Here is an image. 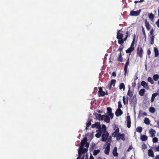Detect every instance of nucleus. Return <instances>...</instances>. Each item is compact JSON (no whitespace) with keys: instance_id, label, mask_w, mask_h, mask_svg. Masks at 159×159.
Returning a JSON list of instances; mask_svg holds the SVG:
<instances>
[{"instance_id":"nucleus-1","label":"nucleus","mask_w":159,"mask_h":159,"mask_svg":"<svg viewBox=\"0 0 159 159\" xmlns=\"http://www.w3.org/2000/svg\"><path fill=\"white\" fill-rule=\"evenodd\" d=\"M102 135L101 140L103 142H106V143L111 142V137L109 136V133L107 130V128L105 125H102Z\"/></svg>"},{"instance_id":"nucleus-2","label":"nucleus","mask_w":159,"mask_h":159,"mask_svg":"<svg viewBox=\"0 0 159 159\" xmlns=\"http://www.w3.org/2000/svg\"><path fill=\"white\" fill-rule=\"evenodd\" d=\"M124 46L123 45H120L119 46V49L117 50V51L120 52V53L118 55V57L117 58V61L122 62L124 61L123 58L122 57V52L123 51Z\"/></svg>"},{"instance_id":"nucleus-3","label":"nucleus","mask_w":159,"mask_h":159,"mask_svg":"<svg viewBox=\"0 0 159 159\" xmlns=\"http://www.w3.org/2000/svg\"><path fill=\"white\" fill-rule=\"evenodd\" d=\"M143 50L141 46H139L137 49V55L141 58L143 57Z\"/></svg>"},{"instance_id":"nucleus-4","label":"nucleus","mask_w":159,"mask_h":159,"mask_svg":"<svg viewBox=\"0 0 159 159\" xmlns=\"http://www.w3.org/2000/svg\"><path fill=\"white\" fill-rule=\"evenodd\" d=\"M92 128H96L97 129H98L97 130V131H100L101 130H102V126L101 127V125L100 122H97L95 123V124H93L92 125Z\"/></svg>"},{"instance_id":"nucleus-5","label":"nucleus","mask_w":159,"mask_h":159,"mask_svg":"<svg viewBox=\"0 0 159 159\" xmlns=\"http://www.w3.org/2000/svg\"><path fill=\"white\" fill-rule=\"evenodd\" d=\"M141 10V9H139L138 11H132L130 12V15L131 16H138L140 14Z\"/></svg>"},{"instance_id":"nucleus-6","label":"nucleus","mask_w":159,"mask_h":159,"mask_svg":"<svg viewBox=\"0 0 159 159\" xmlns=\"http://www.w3.org/2000/svg\"><path fill=\"white\" fill-rule=\"evenodd\" d=\"M117 140H119L121 139L123 141H124L125 139V135L124 134H120L118 133L116 138Z\"/></svg>"},{"instance_id":"nucleus-7","label":"nucleus","mask_w":159,"mask_h":159,"mask_svg":"<svg viewBox=\"0 0 159 159\" xmlns=\"http://www.w3.org/2000/svg\"><path fill=\"white\" fill-rule=\"evenodd\" d=\"M88 151L87 148H80V150L78 151L79 156L80 154L81 155L80 157H82L83 155L82 153H84L87 152Z\"/></svg>"},{"instance_id":"nucleus-8","label":"nucleus","mask_w":159,"mask_h":159,"mask_svg":"<svg viewBox=\"0 0 159 159\" xmlns=\"http://www.w3.org/2000/svg\"><path fill=\"white\" fill-rule=\"evenodd\" d=\"M107 114L109 115L111 119L113 117L114 114L112 113V109L110 107H108L107 108Z\"/></svg>"},{"instance_id":"nucleus-9","label":"nucleus","mask_w":159,"mask_h":159,"mask_svg":"<svg viewBox=\"0 0 159 159\" xmlns=\"http://www.w3.org/2000/svg\"><path fill=\"white\" fill-rule=\"evenodd\" d=\"M106 144H107V146L104 150V152L106 154L109 155L110 152L111 143H108Z\"/></svg>"},{"instance_id":"nucleus-10","label":"nucleus","mask_w":159,"mask_h":159,"mask_svg":"<svg viewBox=\"0 0 159 159\" xmlns=\"http://www.w3.org/2000/svg\"><path fill=\"white\" fill-rule=\"evenodd\" d=\"M99 91L98 92V95L99 97H103L105 95V92L102 91V89L101 87H98Z\"/></svg>"},{"instance_id":"nucleus-11","label":"nucleus","mask_w":159,"mask_h":159,"mask_svg":"<svg viewBox=\"0 0 159 159\" xmlns=\"http://www.w3.org/2000/svg\"><path fill=\"white\" fill-rule=\"evenodd\" d=\"M116 80L115 79H112L111 81L109 83V89H111V88L112 85L113 87H114L116 83Z\"/></svg>"},{"instance_id":"nucleus-12","label":"nucleus","mask_w":159,"mask_h":159,"mask_svg":"<svg viewBox=\"0 0 159 159\" xmlns=\"http://www.w3.org/2000/svg\"><path fill=\"white\" fill-rule=\"evenodd\" d=\"M96 118L100 120H103L104 118V115H101L100 114L97 113L95 115Z\"/></svg>"},{"instance_id":"nucleus-13","label":"nucleus","mask_w":159,"mask_h":159,"mask_svg":"<svg viewBox=\"0 0 159 159\" xmlns=\"http://www.w3.org/2000/svg\"><path fill=\"white\" fill-rule=\"evenodd\" d=\"M127 120V126L128 128H130L131 127V122L130 121V116H127L126 117Z\"/></svg>"},{"instance_id":"nucleus-14","label":"nucleus","mask_w":159,"mask_h":159,"mask_svg":"<svg viewBox=\"0 0 159 159\" xmlns=\"http://www.w3.org/2000/svg\"><path fill=\"white\" fill-rule=\"evenodd\" d=\"M141 84L144 88H145L147 90H148L149 89V87L148 86V84L145 81H142Z\"/></svg>"},{"instance_id":"nucleus-15","label":"nucleus","mask_w":159,"mask_h":159,"mask_svg":"<svg viewBox=\"0 0 159 159\" xmlns=\"http://www.w3.org/2000/svg\"><path fill=\"white\" fill-rule=\"evenodd\" d=\"M87 138L85 137L81 141V146L80 148H83L84 146L86 143L87 142Z\"/></svg>"},{"instance_id":"nucleus-16","label":"nucleus","mask_w":159,"mask_h":159,"mask_svg":"<svg viewBox=\"0 0 159 159\" xmlns=\"http://www.w3.org/2000/svg\"><path fill=\"white\" fill-rule=\"evenodd\" d=\"M123 113V112L120 109H117L116 111L115 114L117 116H120Z\"/></svg>"},{"instance_id":"nucleus-17","label":"nucleus","mask_w":159,"mask_h":159,"mask_svg":"<svg viewBox=\"0 0 159 159\" xmlns=\"http://www.w3.org/2000/svg\"><path fill=\"white\" fill-rule=\"evenodd\" d=\"M148 155L149 157H154V152L151 149H150L148 151Z\"/></svg>"},{"instance_id":"nucleus-18","label":"nucleus","mask_w":159,"mask_h":159,"mask_svg":"<svg viewBox=\"0 0 159 159\" xmlns=\"http://www.w3.org/2000/svg\"><path fill=\"white\" fill-rule=\"evenodd\" d=\"M149 133L151 134V137H153L155 136L156 131L155 130L152 129L149 130Z\"/></svg>"},{"instance_id":"nucleus-19","label":"nucleus","mask_w":159,"mask_h":159,"mask_svg":"<svg viewBox=\"0 0 159 159\" xmlns=\"http://www.w3.org/2000/svg\"><path fill=\"white\" fill-rule=\"evenodd\" d=\"M144 23L147 30L148 31L150 29V25L149 22L147 21L146 19H145V20Z\"/></svg>"},{"instance_id":"nucleus-20","label":"nucleus","mask_w":159,"mask_h":159,"mask_svg":"<svg viewBox=\"0 0 159 159\" xmlns=\"http://www.w3.org/2000/svg\"><path fill=\"white\" fill-rule=\"evenodd\" d=\"M120 30H118L117 34V38L118 39H122L123 35L122 34L119 33Z\"/></svg>"},{"instance_id":"nucleus-21","label":"nucleus","mask_w":159,"mask_h":159,"mask_svg":"<svg viewBox=\"0 0 159 159\" xmlns=\"http://www.w3.org/2000/svg\"><path fill=\"white\" fill-rule=\"evenodd\" d=\"M112 154L115 157H117L118 154L117 152V148L116 147H115L113 151Z\"/></svg>"},{"instance_id":"nucleus-22","label":"nucleus","mask_w":159,"mask_h":159,"mask_svg":"<svg viewBox=\"0 0 159 159\" xmlns=\"http://www.w3.org/2000/svg\"><path fill=\"white\" fill-rule=\"evenodd\" d=\"M102 130H101L100 131H96V132H97V133L96 134L95 136L97 138H99L101 136V135H102Z\"/></svg>"},{"instance_id":"nucleus-23","label":"nucleus","mask_w":159,"mask_h":159,"mask_svg":"<svg viewBox=\"0 0 159 159\" xmlns=\"http://www.w3.org/2000/svg\"><path fill=\"white\" fill-rule=\"evenodd\" d=\"M104 120L106 122L108 123L110 122V119L109 116L108 115H104Z\"/></svg>"},{"instance_id":"nucleus-24","label":"nucleus","mask_w":159,"mask_h":159,"mask_svg":"<svg viewBox=\"0 0 159 159\" xmlns=\"http://www.w3.org/2000/svg\"><path fill=\"white\" fill-rule=\"evenodd\" d=\"M130 55V53L129 54V56L127 58V60L125 63V65L124 68H128V66L129 65V56Z\"/></svg>"},{"instance_id":"nucleus-25","label":"nucleus","mask_w":159,"mask_h":159,"mask_svg":"<svg viewBox=\"0 0 159 159\" xmlns=\"http://www.w3.org/2000/svg\"><path fill=\"white\" fill-rule=\"evenodd\" d=\"M154 51L155 52V57H157L159 55L158 50L156 48L154 47Z\"/></svg>"},{"instance_id":"nucleus-26","label":"nucleus","mask_w":159,"mask_h":159,"mask_svg":"<svg viewBox=\"0 0 159 159\" xmlns=\"http://www.w3.org/2000/svg\"><path fill=\"white\" fill-rule=\"evenodd\" d=\"M113 130H115V132H119V129L118 126L116 125H113Z\"/></svg>"},{"instance_id":"nucleus-27","label":"nucleus","mask_w":159,"mask_h":159,"mask_svg":"<svg viewBox=\"0 0 159 159\" xmlns=\"http://www.w3.org/2000/svg\"><path fill=\"white\" fill-rule=\"evenodd\" d=\"M134 48H132L130 47L128 48L127 50H126V53H130L132 51H134Z\"/></svg>"},{"instance_id":"nucleus-28","label":"nucleus","mask_w":159,"mask_h":159,"mask_svg":"<svg viewBox=\"0 0 159 159\" xmlns=\"http://www.w3.org/2000/svg\"><path fill=\"white\" fill-rule=\"evenodd\" d=\"M144 123L145 124L148 125L150 123V120L148 118L146 117L144 119Z\"/></svg>"},{"instance_id":"nucleus-29","label":"nucleus","mask_w":159,"mask_h":159,"mask_svg":"<svg viewBox=\"0 0 159 159\" xmlns=\"http://www.w3.org/2000/svg\"><path fill=\"white\" fill-rule=\"evenodd\" d=\"M145 92V90L144 89H142L139 92V94L141 96H143L144 95Z\"/></svg>"},{"instance_id":"nucleus-30","label":"nucleus","mask_w":159,"mask_h":159,"mask_svg":"<svg viewBox=\"0 0 159 159\" xmlns=\"http://www.w3.org/2000/svg\"><path fill=\"white\" fill-rule=\"evenodd\" d=\"M141 139L142 141H144L148 139V137L145 135H142L141 137Z\"/></svg>"},{"instance_id":"nucleus-31","label":"nucleus","mask_w":159,"mask_h":159,"mask_svg":"<svg viewBox=\"0 0 159 159\" xmlns=\"http://www.w3.org/2000/svg\"><path fill=\"white\" fill-rule=\"evenodd\" d=\"M135 37H136V35L135 34H134V35L133 40L132 41V43L131 44V46L130 47H131L134 48V42H135Z\"/></svg>"},{"instance_id":"nucleus-32","label":"nucleus","mask_w":159,"mask_h":159,"mask_svg":"<svg viewBox=\"0 0 159 159\" xmlns=\"http://www.w3.org/2000/svg\"><path fill=\"white\" fill-rule=\"evenodd\" d=\"M119 89L120 90L123 89L124 90L125 89V85L123 83H121L119 85Z\"/></svg>"},{"instance_id":"nucleus-33","label":"nucleus","mask_w":159,"mask_h":159,"mask_svg":"<svg viewBox=\"0 0 159 159\" xmlns=\"http://www.w3.org/2000/svg\"><path fill=\"white\" fill-rule=\"evenodd\" d=\"M127 95L130 97H131L133 96V92L130 91V87L129 88V89L128 91Z\"/></svg>"},{"instance_id":"nucleus-34","label":"nucleus","mask_w":159,"mask_h":159,"mask_svg":"<svg viewBox=\"0 0 159 159\" xmlns=\"http://www.w3.org/2000/svg\"><path fill=\"white\" fill-rule=\"evenodd\" d=\"M153 78L155 81H157L159 78V75L158 74L154 75L153 76Z\"/></svg>"},{"instance_id":"nucleus-35","label":"nucleus","mask_w":159,"mask_h":159,"mask_svg":"<svg viewBox=\"0 0 159 159\" xmlns=\"http://www.w3.org/2000/svg\"><path fill=\"white\" fill-rule=\"evenodd\" d=\"M148 17L149 19L151 20L152 21H153V20L154 18V15L153 14L151 13L148 14Z\"/></svg>"},{"instance_id":"nucleus-36","label":"nucleus","mask_w":159,"mask_h":159,"mask_svg":"<svg viewBox=\"0 0 159 159\" xmlns=\"http://www.w3.org/2000/svg\"><path fill=\"white\" fill-rule=\"evenodd\" d=\"M149 110V111L152 113H154L156 111L155 109L152 107H150Z\"/></svg>"},{"instance_id":"nucleus-37","label":"nucleus","mask_w":159,"mask_h":159,"mask_svg":"<svg viewBox=\"0 0 159 159\" xmlns=\"http://www.w3.org/2000/svg\"><path fill=\"white\" fill-rule=\"evenodd\" d=\"M154 36L152 35L150 37V43L151 44H153L154 43Z\"/></svg>"},{"instance_id":"nucleus-38","label":"nucleus","mask_w":159,"mask_h":159,"mask_svg":"<svg viewBox=\"0 0 159 159\" xmlns=\"http://www.w3.org/2000/svg\"><path fill=\"white\" fill-rule=\"evenodd\" d=\"M148 81L151 84H153L154 81L152 78L150 77H149L148 79Z\"/></svg>"},{"instance_id":"nucleus-39","label":"nucleus","mask_w":159,"mask_h":159,"mask_svg":"<svg viewBox=\"0 0 159 159\" xmlns=\"http://www.w3.org/2000/svg\"><path fill=\"white\" fill-rule=\"evenodd\" d=\"M100 152L99 150H94L93 151V154L94 156H96Z\"/></svg>"},{"instance_id":"nucleus-40","label":"nucleus","mask_w":159,"mask_h":159,"mask_svg":"<svg viewBox=\"0 0 159 159\" xmlns=\"http://www.w3.org/2000/svg\"><path fill=\"white\" fill-rule=\"evenodd\" d=\"M126 35L125 37L124 38V39H123L124 41L126 40L127 39L128 36H129L130 35V34H129L128 31H127L126 32Z\"/></svg>"},{"instance_id":"nucleus-41","label":"nucleus","mask_w":159,"mask_h":159,"mask_svg":"<svg viewBox=\"0 0 159 159\" xmlns=\"http://www.w3.org/2000/svg\"><path fill=\"white\" fill-rule=\"evenodd\" d=\"M123 103L124 105L127 104V105L128 104V101L126 100L125 99V96L123 97Z\"/></svg>"},{"instance_id":"nucleus-42","label":"nucleus","mask_w":159,"mask_h":159,"mask_svg":"<svg viewBox=\"0 0 159 159\" xmlns=\"http://www.w3.org/2000/svg\"><path fill=\"white\" fill-rule=\"evenodd\" d=\"M143 130V129L141 127H138L137 128V131L139 133H141Z\"/></svg>"},{"instance_id":"nucleus-43","label":"nucleus","mask_w":159,"mask_h":159,"mask_svg":"<svg viewBox=\"0 0 159 159\" xmlns=\"http://www.w3.org/2000/svg\"><path fill=\"white\" fill-rule=\"evenodd\" d=\"M118 133H119V132H116L114 131L112 134V136L113 137H114V138L115 137H116V136H117V134H118Z\"/></svg>"},{"instance_id":"nucleus-44","label":"nucleus","mask_w":159,"mask_h":159,"mask_svg":"<svg viewBox=\"0 0 159 159\" xmlns=\"http://www.w3.org/2000/svg\"><path fill=\"white\" fill-rule=\"evenodd\" d=\"M142 32L143 33V35L144 36V37L145 39H146V33H145V31L144 28L142 26Z\"/></svg>"},{"instance_id":"nucleus-45","label":"nucleus","mask_w":159,"mask_h":159,"mask_svg":"<svg viewBox=\"0 0 159 159\" xmlns=\"http://www.w3.org/2000/svg\"><path fill=\"white\" fill-rule=\"evenodd\" d=\"M92 120H90L89 121L88 123L86 124V129H87V127H89L90 125H91V121Z\"/></svg>"},{"instance_id":"nucleus-46","label":"nucleus","mask_w":159,"mask_h":159,"mask_svg":"<svg viewBox=\"0 0 159 159\" xmlns=\"http://www.w3.org/2000/svg\"><path fill=\"white\" fill-rule=\"evenodd\" d=\"M158 138L156 137L153 138L152 139V141L154 143H156L157 142Z\"/></svg>"},{"instance_id":"nucleus-47","label":"nucleus","mask_w":159,"mask_h":159,"mask_svg":"<svg viewBox=\"0 0 159 159\" xmlns=\"http://www.w3.org/2000/svg\"><path fill=\"white\" fill-rule=\"evenodd\" d=\"M122 107V105L121 104V102L120 101H119L118 102V109H120Z\"/></svg>"},{"instance_id":"nucleus-48","label":"nucleus","mask_w":159,"mask_h":159,"mask_svg":"<svg viewBox=\"0 0 159 159\" xmlns=\"http://www.w3.org/2000/svg\"><path fill=\"white\" fill-rule=\"evenodd\" d=\"M119 40H120L118 41V43L120 44H121V45H122V44L124 42L123 39H119Z\"/></svg>"},{"instance_id":"nucleus-49","label":"nucleus","mask_w":159,"mask_h":159,"mask_svg":"<svg viewBox=\"0 0 159 159\" xmlns=\"http://www.w3.org/2000/svg\"><path fill=\"white\" fill-rule=\"evenodd\" d=\"M81 155L80 154L79 156L77 158V159H84L85 157L84 154H83L82 157H80Z\"/></svg>"},{"instance_id":"nucleus-50","label":"nucleus","mask_w":159,"mask_h":159,"mask_svg":"<svg viewBox=\"0 0 159 159\" xmlns=\"http://www.w3.org/2000/svg\"><path fill=\"white\" fill-rule=\"evenodd\" d=\"M157 95V93H153L152 96L151 98L155 99Z\"/></svg>"},{"instance_id":"nucleus-51","label":"nucleus","mask_w":159,"mask_h":159,"mask_svg":"<svg viewBox=\"0 0 159 159\" xmlns=\"http://www.w3.org/2000/svg\"><path fill=\"white\" fill-rule=\"evenodd\" d=\"M154 32V30H153V29H151L150 31V33L151 34V36H152V35H154V36H155L154 34H153V32Z\"/></svg>"},{"instance_id":"nucleus-52","label":"nucleus","mask_w":159,"mask_h":159,"mask_svg":"<svg viewBox=\"0 0 159 159\" xmlns=\"http://www.w3.org/2000/svg\"><path fill=\"white\" fill-rule=\"evenodd\" d=\"M142 148L143 149H145L147 148L146 145L145 144L143 143L142 146Z\"/></svg>"},{"instance_id":"nucleus-53","label":"nucleus","mask_w":159,"mask_h":159,"mask_svg":"<svg viewBox=\"0 0 159 159\" xmlns=\"http://www.w3.org/2000/svg\"><path fill=\"white\" fill-rule=\"evenodd\" d=\"M154 151L155 152H159V145L155 148Z\"/></svg>"},{"instance_id":"nucleus-54","label":"nucleus","mask_w":159,"mask_h":159,"mask_svg":"<svg viewBox=\"0 0 159 159\" xmlns=\"http://www.w3.org/2000/svg\"><path fill=\"white\" fill-rule=\"evenodd\" d=\"M133 148V147L132 145H130L129 146L128 149L127 150V151L129 152Z\"/></svg>"},{"instance_id":"nucleus-55","label":"nucleus","mask_w":159,"mask_h":159,"mask_svg":"<svg viewBox=\"0 0 159 159\" xmlns=\"http://www.w3.org/2000/svg\"><path fill=\"white\" fill-rule=\"evenodd\" d=\"M155 24L157 25V27L159 28V19H158Z\"/></svg>"},{"instance_id":"nucleus-56","label":"nucleus","mask_w":159,"mask_h":159,"mask_svg":"<svg viewBox=\"0 0 159 159\" xmlns=\"http://www.w3.org/2000/svg\"><path fill=\"white\" fill-rule=\"evenodd\" d=\"M147 52L148 55H150L151 54V52L150 49L148 50Z\"/></svg>"},{"instance_id":"nucleus-57","label":"nucleus","mask_w":159,"mask_h":159,"mask_svg":"<svg viewBox=\"0 0 159 159\" xmlns=\"http://www.w3.org/2000/svg\"><path fill=\"white\" fill-rule=\"evenodd\" d=\"M127 70V68H124V70L125 71L124 75H126Z\"/></svg>"},{"instance_id":"nucleus-58","label":"nucleus","mask_w":159,"mask_h":159,"mask_svg":"<svg viewBox=\"0 0 159 159\" xmlns=\"http://www.w3.org/2000/svg\"><path fill=\"white\" fill-rule=\"evenodd\" d=\"M136 85V83L135 82L134 83H133L132 84V87H134Z\"/></svg>"},{"instance_id":"nucleus-59","label":"nucleus","mask_w":159,"mask_h":159,"mask_svg":"<svg viewBox=\"0 0 159 159\" xmlns=\"http://www.w3.org/2000/svg\"><path fill=\"white\" fill-rule=\"evenodd\" d=\"M116 74L115 72H113L112 73V76L115 77L116 76Z\"/></svg>"},{"instance_id":"nucleus-60","label":"nucleus","mask_w":159,"mask_h":159,"mask_svg":"<svg viewBox=\"0 0 159 159\" xmlns=\"http://www.w3.org/2000/svg\"><path fill=\"white\" fill-rule=\"evenodd\" d=\"M152 159H159V155H156L154 158Z\"/></svg>"},{"instance_id":"nucleus-61","label":"nucleus","mask_w":159,"mask_h":159,"mask_svg":"<svg viewBox=\"0 0 159 159\" xmlns=\"http://www.w3.org/2000/svg\"><path fill=\"white\" fill-rule=\"evenodd\" d=\"M86 143V144L85 146L86 147H87V148H88L89 147V143Z\"/></svg>"},{"instance_id":"nucleus-62","label":"nucleus","mask_w":159,"mask_h":159,"mask_svg":"<svg viewBox=\"0 0 159 159\" xmlns=\"http://www.w3.org/2000/svg\"><path fill=\"white\" fill-rule=\"evenodd\" d=\"M89 159H94V158L91 155Z\"/></svg>"},{"instance_id":"nucleus-63","label":"nucleus","mask_w":159,"mask_h":159,"mask_svg":"<svg viewBox=\"0 0 159 159\" xmlns=\"http://www.w3.org/2000/svg\"><path fill=\"white\" fill-rule=\"evenodd\" d=\"M143 115L146 116L147 115V114L146 112H144L143 113Z\"/></svg>"},{"instance_id":"nucleus-64","label":"nucleus","mask_w":159,"mask_h":159,"mask_svg":"<svg viewBox=\"0 0 159 159\" xmlns=\"http://www.w3.org/2000/svg\"><path fill=\"white\" fill-rule=\"evenodd\" d=\"M157 125L158 126V127L159 128V120H158L157 121Z\"/></svg>"}]
</instances>
